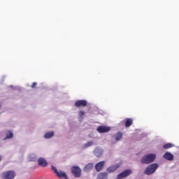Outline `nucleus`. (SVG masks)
<instances>
[{
  "label": "nucleus",
  "instance_id": "obj_1",
  "mask_svg": "<svg viewBox=\"0 0 179 179\" xmlns=\"http://www.w3.org/2000/svg\"><path fill=\"white\" fill-rule=\"evenodd\" d=\"M156 159V155L155 154H148L143 156L141 160L142 164H150L153 163Z\"/></svg>",
  "mask_w": 179,
  "mask_h": 179
},
{
  "label": "nucleus",
  "instance_id": "obj_2",
  "mask_svg": "<svg viewBox=\"0 0 179 179\" xmlns=\"http://www.w3.org/2000/svg\"><path fill=\"white\" fill-rule=\"evenodd\" d=\"M157 169H159V164H152L145 169L144 174H146V176H152Z\"/></svg>",
  "mask_w": 179,
  "mask_h": 179
},
{
  "label": "nucleus",
  "instance_id": "obj_3",
  "mask_svg": "<svg viewBox=\"0 0 179 179\" xmlns=\"http://www.w3.org/2000/svg\"><path fill=\"white\" fill-rule=\"evenodd\" d=\"M15 176L16 173L13 171H7L1 174L2 179H13Z\"/></svg>",
  "mask_w": 179,
  "mask_h": 179
},
{
  "label": "nucleus",
  "instance_id": "obj_4",
  "mask_svg": "<svg viewBox=\"0 0 179 179\" xmlns=\"http://www.w3.org/2000/svg\"><path fill=\"white\" fill-rule=\"evenodd\" d=\"M52 170L54 171L55 174L59 177V178H65L67 179L68 176H66V173L62 171H58V169H57V167L52 165Z\"/></svg>",
  "mask_w": 179,
  "mask_h": 179
},
{
  "label": "nucleus",
  "instance_id": "obj_5",
  "mask_svg": "<svg viewBox=\"0 0 179 179\" xmlns=\"http://www.w3.org/2000/svg\"><path fill=\"white\" fill-rule=\"evenodd\" d=\"M71 173L76 178H80L82 177V169L79 166H73L71 168Z\"/></svg>",
  "mask_w": 179,
  "mask_h": 179
},
{
  "label": "nucleus",
  "instance_id": "obj_6",
  "mask_svg": "<svg viewBox=\"0 0 179 179\" xmlns=\"http://www.w3.org/2000/svg\"><path fill=\"white\" fill-rule=\"evenodd\" d=\"M131 173H132L131 169H126L117 176V179L127 178V177L131 176Z\"/></svg>",
  "mask_w": 179,
  "mask_h": 179
},
{
  "label": "nucleus",
  "instance_id": "obj_7",
  "mask_svg": "<svg viewBox=\"0 0 179 179\" xmlns=\"http://www.w3.org/2000/svg\"><path fill=\"white\" fill-rule=\"evenodd\" d=\"M87 106V101L85 99L78 100L75 103L76 107H86Z\"/></svg>",
  "mask_w": 179,
  "mask_h": 179
},
{
  "label": "nucleus",
  "instance_id": "obj_8",
  "mask_svg": "<svg viewBox=\"0 0 179 179\" xmlns=\"http://www.w3.org/2000/svg\"><path fill=\"white\" fill-rule=\"evenodd\" d=\"M104 164H106V161H101L96 164L95 165V169L96 171H101L104 168Z\"/></svg>",
  "mask_w": 179,
  "mask_h": 179
},
{
  "label": "nucleus",
  "instance_id": "obj_9",
  "mask_svg": "<svg viewBox=\"0 0 179 179\" xmlns=\"http://www.w3.org/2000/svg\"><path fill=\"white\" fill-rule=\"evenodd\" d=\"M38 166H41V167H47L48 166V162L43 157H39L38 159Z\"/></svg>",
  "mask_w": 179,
  "mask_h": 179
},
{
  "label": "nucleus",
  "instance_id": "obj_10",
  "mask_svg": "<svg viewBox=\"0 0 179 179\" xmlns=\"http://www.w3.org/2000/svg\"><path fill=\"white\" fill-rule=\"evenodd\" d=\"M110 129L111 128L105 126H99L97 128V131L98 132H99V134H104L106 132H108V131H110Z\"/></svg>",
  "mask_w": 179,
  "mask_h": 179
},
{
  "label": "nucleus",
  "instance_id": "obj_11",
  "mask_svg": "<svg viewBox=\"0 0 179 179\" xmlns=\"http://www.w3.org/2000/svg\"><path fill=\"white\" fill-rule=\"evenodd\" d=\"M120 169V164L112 165L107 169L108 173H114L117 169Z\"/></svg>",
  "mask_w": 179,
  "mask_h": 179
},
{
  "label": "nucleus",
  "instance_id": "obj_12",
  "mask_svg": "<svg viewBox=\"0 0 179 179\" xmlns=\"http://www.w3.org/2000/svg\"><path fill=\"white\" fill-rule=\"evenodd\" d=\"M28 162H36L37 160V155L36 153L29 154L27 156Z\"/></svg>",
  "mask_w": 179,
  "mask_h": 179
},
{
  "label": "nucleus",
  "instance_id": "obj_13",
  "mask_svg": "<svg viewBox=\"0 0 179 179\" xmlns=\"http://www.w3.org/2000/svg\"><path fill=\"white\" fill-rule=\"evenodd\" d=\"M55 134V133H54L53 131H48L47 133H45L43 136V138L45 139H51V138L54 137V135Z\"/></svg>",
  "mask_w": 179,
  "mask_h": 179
},
{
  "label": "nucleus",
  "instance_id": "obj_14",
  "mask_svg": "<svg viewBox=\"0 0 179 179\" xmlns=\"http://www.w3.org/2000/svg\"><path fill=\"white\" fill-rule=\"evenodd\" d=\"M94 153L95 156H96V157H100V156H101V155H103V149H101L100 148H96L94 150Z\"/></svg>",
  "mask_w": 179,
  "mask_h": 179
},
{
  "label": "nucleus",
  "instance_id": "obj_15",
  "mask_svg": "<svg viewBox=\"0 0 179 179\" xmlns=\"http://www.w3.org/2000/svg\"><path fill=\"white\" fill-rule=\"evenodd\" d=\"M164 157L166 159V160H174V155H173V154L170 153V152H166L164 155Z\"/></svg>",
  "mask_w": 179,
  "mask_h": 179
},
{
  "label": "nucleus",
  "instance_id": "obj_16",
  "mask_svg": "<svg viewBox=\"0 0 179 179\" xmlns=\"http://www.w3.org/2000/svg\"><path fill=\"white\" fill-rule=\"evenodd\" d=\"M94 166V164L93 163H89L85 165L83 170H84V171H86V172L91 171V170H92Z\"/></svg>",
  "mask_w": 179,
  "mask_h": 179
},
{
  "label": "nucleus",
  "instance_id": "obj_17",
  "mask_svg": "<svg viewBox=\"0 0 179 179\" xmlns=\"http://www.w3.org/2000/svg\"><path fill=\"white\" fill-rule=\"evenodd\" d=\"M133 122H134V120H132L131 118H127L125 124H124L125 127L129 128V127H131V125H132Z\"/></svg>",
  "mask_w": 179,
  "mask_h": 179
},
{
  "label": "nucleus",
  "instance_id": "obj_18",
  "mask_svg": "<svg viewBox=\"0 0 179 179\" xmlns=\"http://www.w3.org/2000/svg\"><path fill=\"white\" fill-rule=\"evenodd\" d=\"M12 138H13V133L11 131H8L6 134V138H4V141L6 139H12Z\"/></svg>",
  "mask_w": 179,
  "mask_h": 179
},
{
  "label": "nucleus",
  "instance_id": "obj_19",
  "mask_svg": "<svg viewBox=\"0 0 179 179\" xmlns=\"http://www.w3.org/2000/svg\"><path fill=\"white\" fill-rule=\"evenodd\" d=\"M107 176L108 174L106 172L99 173L98 179H107Z\"/></svg>",
  "mask_w": 179,
  "mask_h": 179
},
{
  "label": "nucleus",
  "instance_id": "obj_20",
  "mask_svg": "<svg viewBox=\"0 0 179 179\" xmlns=\"http://www.w3.org/2000/svg\"><path fill=\"white\" fill-rule=\"evenodd\" d=\"M94 143L93 141H88L87 143L83 145V149H86L87 148H90V146H93Z\"/></svg>",
  "mask_w": 179,
  "mask_h": 179
},
{
  "label": "nucleus",
  "instance_id": "obj_21",
  "mask_svg": "<svg viewBox=\"0 0 179 179\" xmlns=\"http://www.w3.org/2000/svg\"><path fill=\"white\" fill-rule=\"evenodd\" d=\"M122 138V133L118 132L115 135V141H120V139Z\"/></svg>",
  "mask_w": 179,
  "mask_h": 179
},
{
  "label": "nucleus",
  "instance_id": "obj_22",
  "mask_svg": "<svg viewBox=\"0 0 179 179\" xmlns=\"http://www.w3.org/2000/svg\"><path fill=\"white\" fill-rule=\"evenodd\" d=\"M173 146H174L172 143H166L165 145H164L163 148L164 149H170V148H173Z\"/></svg>",
  "mask_w": 179,
  "mask_h": 179
},
{
  "label": "nucleus",
  "instance_id": "obj_23",
  "mask_svg": "<svg viewBox=\"0 0 179 179\" xmlns=\"http://www.w3.org/2000/svg\"><path fill=\"white\" fill-rule=\"evenodd\" d=\"M83 115H85V111L80 110V111L79 112V117H83Z\"/></svg>",
  "mask_w": 179,
  "mask_h": 179
},
{
  "label": "nucleus",
  "instance_id": "obj_24",
  "mask_svg": "<svg viewBox=\"0 0 179 179\" xmlns=\"http://www.w3.org/2000/svg\"><path fill=\"white\" fill-rule=\"evenodd\" d=\"M37 86V83H33L32 85H31V88L34 89V87Z\"/></svg>",
  "mask_w": 179,
  "mask_h": 179
},
{
  "label": "nucleus",
  "instance_id": "obj_25",
  "mask_svg": "<svg viewBox=\"0 0 179 179\" xmlns=\"http://www.w3.org/2000/svg\"><path fill=\"white\" fill-rule=\"evenodd\" d=\"M10 87L11 89H15V90L17 89V87H13V85H10Z\"/></svg>",
  "mask_w": 179,
  "mask_h": 179
},
{
  "label": "nucleus",
  "instance_id": "obj_26",
  "mask_svg": "<svg viewBox=\"0 0 179 179\" xmlns=\"http://www.w3.org/2000/svg\"><path fill=\"white\" fill-rule=\"evenodd\" d=\"M0 162H1V156H0Z\"/></svg>",
  "mask_w": 179,
  "mask_h": 179
}]
</instances>
